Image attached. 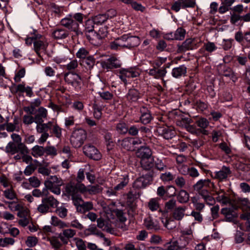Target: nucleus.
<instances>
[{"label":"nucleus","mask_w":250,"mask_h":250,"mask_svg":"<svg viewBox=\"0 0 250 250\" xmlns=\"http://www.w3.org/2000/svg\"><path fill=\"white\" fill-rule=\"evenodd\" d=\"M109 18L107 14H99L95 16L92 20L95 24H101L105 22Z\"/></svg>","instance_id":"58836bf2"},{"label":"nucleus","mask_w":250,"mask_h":250,"mask_svg":"<svg viewBox=\"0 0 250 250\" xmlns=\"http://www.w3.org/2000/svg\"><path fill=\"white\" fill-rule=\"evenodd\" d=\"M89 51L84 47H81L79 49L76 54L78 58L84 59L88 57Z\"/></svg>","instance_id":"603ef678"},{"label":"nucleus","mask_w":250,"mask_h":250,"mask_svg":"<svg viewBox=\"0 0 250 250\" xmlns=\"http://www.w3.org/2000/svg\"><path fill=\"white\" fill-rule=\"evenodd\" d=\"M174 34L176 40H182L185 38L186 30L181 27L178 28Z\"/></svg>","instance_id":"bf43d9fd"},{"label":"nucleus","mask_w":250,"mask_h":250,"mask_svg":"<svg viewBox=\"0 0 250 250\" xmlns=\"http://www.w3.org/2000/svg\"><path fill=\"white\" fill-rule=\"evenodd\" d=\"M154 159L152 155L140 160L142 167L146 170H149L154 166Z\"/></svg>","instance_id":"c85d7f7f"},{"label":"nucleus","mask_w":250,"mask_h":250,"mask_svg":"<svg viewBox=\"0 0 250 250\" xmlns=\"http://www.w3.org/2000/svg\"><path fill=\"white\" fill-rule=\"evenodd\" d=\"M63 181L61 178L56 175L50 176L44 181L45 186H62Z\"/></svg>","instance_id":"a878e982"},{"label":"nucleus","mask_w":250,"mask_h":250,"mask_svg":"<svg viewBox=\"0 0 250 250\" xmlns=\"http://www.w3.org/2000/svg\"><path fill=\"white\" fill-rule=\"evenodd\" d=\"M187 208L185 207H179L176 208L173 211L172 217L177 221L181 220L185 215V211Z\"/></svg>","instance_id":"393cba45"},{"label":"nucleus","mask_w":250,"mask_h":250,"mask_svg":"<svg viewBox=\"0 0 250 250\" xmlns=\"http://www.w3.org/2000/svg\"><path fill=\"white\" fill-rule=\"evenodd\" d=\"M124 39L123 36H122L121 38L116 39L114 41L111 42L110 44V48L113 50H120L125 48Z\"/></svg>","instance_id":"7c9ffc66"},{"label":"nucleus","mask_w":250,"mask_h":250,"mask_svg":"<svg viewBox=\"0 0 250 250\" xmlns=\"http://www.w3.org/2000/svg\"><path fill=\"white\" fill-rule=\"evenodd\" d=\"M116 129L118 132L121 134H125L128 131V128L126 124L124 123H120L117 125Z\"/></svg>","instance_id":"69168bd1"},{"label":"nucleus","mask_w":250,"mask_h":250,"mask_svg":"<svg viewBox=\"0 0 250 250\" xmlns=\"http://www.w3.org/2000/svg\"><path fill=\"white\" fill-rule=\"evenodd\" d=\"M101 65L103 68L108 70L113 68L120 67L121 65V62L118 58L112 56L106 60L102 61L101 62Z\"/></svg>","instance_id":"1a4fd4ad"},{"label":"nucleus","mask_w":250,"mask_h":250,"mask_svg":"<svg viewBox=\"0 0 250 250\" xmlns=\"http://www.w3.org/2000/svg\"><path fill=\"white\" fill-rule=\"evenodd\" d=\"M210 183V181L208 179H201L193 185V188L194 190L199 191L204 187L209 186Z\"/></svg>","instance_id":"4c0bfd02"},{"label":"nucleus","mask_w":250,"mask_h":250,"mask_svg":"<svg viewBox=\"0 0 250 250\" xmlns=\"http://www.w3.org/2000/svg\"><path fill=\"white\" fill-rule=\"evenodd\" d=\"M83 152L84 154L90 159L94 160H99L102 155L99 150L93 145L87 144L83 146Z\"/></svg>","instance_id":"6e6552de"},{"label":"nucleus","mask_w":250,"mask_h":250,"mask_svg":"<svg viewBox=\"0 0 250 250\" xmlns=\"http://www.w3.org/2000/svg\"><path fill=\"white\" fill-rule=\"evenodd\" d=\"M147 207L152 211L158 210L160 208L159 199L158 198H151L148 202Z\"/></svg>","instance_id":"ea45409f"},{"label":"nucleus","mask_w":250,"mask_h":250,"mask_svg":"<svg viewBox=\"0 0 250 250\" xmlns=\"http://www.w3.org/2000/svg\"><path fill=\"white\" fill-rule=\"evenodd\" d=\"M92 108L93 109V116L94 118L98 120L100 119L102 115V107L98 105L96 103H94L93 104Z\"/></svg>","instance_id":"49530a36"},{"label":"nucleus","mask_w":250,"mask_h":250,"mask_svg":"<svg viewBox=\"0 0 250 250\" xmlns=\"http://www.w3.org/2000/svg\"><path fill=\"white\" fill-rule=\"evenodd\" d=\"M39 242V239L35 236H28L25 243L28 248H33L35 247Z\"/></svg>","instance_id":"37998d69"},{"label":"nucleus","mask_w":250,"mask_h":250,"mask_svg":"<svg viewBox=\"0 0 250 250\" xmlns=\"http://www.w3.org/2000/svg\"><path fill=\"white\" fill-rule=\"evenodd\" d=\"M128 183V178L127 176L124 177L122 180L120 181V183L114 187V190L118 191L122 189L125 187Z\"/></svg>","instance_id":"4d7b16f0"},{"label":"nucleus","mask_w":250,"mask_h":250,"mask_svg":"<svg viewBox=\"0 0 250 250\" xmlns=\"http://www.w3.org/2000/svg\"><path fill=\"white\" fill-rule=\"evenodd\" d=\"M51 225L57 227L60 229H62L64 228H66L69 227L68 225L64 222V221H62L60 219H59L57 216H52L51 217V220L50 222Z\"/></svg>","instance_id":"cd10ccee"},{"label":"nucleus","mask_w":250,"mask_h":250,"mask_svg":"<svg viewBox=\"0 0 250 250\" xmlns=\"http://www.w3.org/2000/svg\"><path fill=\"white\" fill-rule=\"evenodd\" d=\"M52 133L58 138H61L62 136V129L56 124H54L52 122Z\"/></svg>","instance_id":"864d4df0"},{"label":"nucleus","mask_w":250,"mask_h":250,"mask_svg":"<svg viewBox=\"0 0 250 250\" xmlns=\"http://www.w3.org/2000/svg\"><path fill=\"white\" fill-rule=\"evenodd\" d=\"M65 190L68 195L71 196V197L77 193L76 185L74 186L72 183L67 184Z\"/></svg>","instance_id":"09e8293b"},{"label":"nucleus","mask_w":250,"mask_h":250,"mask_svg":"<svg viewBox=\"0 0 250 250\" xmlns=\"http://www.w3.org/2000/svg\"><path fill=\"white\" fill-rule=\"evenodd\" d=\"M198 47L197 42L195 39H187L178 47L180 52H185L188 50H193Z\"/></svg>","instance_id":"f8f14e48"},{"label":"nucleus","mask_w":250,"mask_h":250,"mask_svg":"<svg viewBox=\"0 0 250 250\" xmlns=\"http://www.w3.org/2000/svg\"><path fill=\"white\" fill-rule=\"evenodd\" d=\"M19 151L21 154L27 153L28 149L27 147L22 143L17 144L14 142H9L5 147V151L11 154H14Z\"/></svg>","instance_id":"0eeeda50"},{"label":"nucleus","mask_w":250,"mask_h":250,"mask_svg":"<svg viewBox=\"0 0 250 250\" xmlns=\"http://www.w3.org/2000/svg\"><path fill=\"white\" fill-rule=\"evenodd\" d=\"M124 44L125 48H130L138 46L140 42V39L138 37H128L127 35H123Z\"/></svg>","instance_id":"2eb2a0df"},{"label":"nucleus","mask_w":250,"mask_h":250,"mask_svg":"<svg viewBox=\"0 0 250 250\" xmlns=\"http://www.w3.org/2000/svg\"><path fill=\"white\" fill-rule=\"evenodd\" d=\"M11 90L14 93H17L18 92L21 93L25 92L26 96L29 97H32L34 96L32 87L28 86H26L25 84L23 83L18 85H14L11 87Z\"/></svg>","instance_id":"9d476101"},{"label":"nucleus","mask_w":250,"mask_h":250,"mask_svg":"<svg viewBox=\"0 0 250 250\" xmlns=\"http://www.w3.org/2000/svg\"><path fill=\"white\" fill-rule=\"evenodd\" d=\"M140 93L136 89H130L127 95V99L132 102H135L140 98Z\"/></svg>","instance_id":"79ce46f5"},{"label":"nucleus","mask_w":250,"mask_h":250,"mask_svg":"<svg viewBox=\"0 0 250 250\" xmlns=\"http://www.w3.org/2000/svg\"><path fill=\"white\" fill-rule=\"evenodd\" d=\"M37 114L35 116L36 123H42L43 122V118H45L47 115V110L43 107H40L37 110Z\"/></svg>","instance_id":"c756f323"},{"label":"nucleus","mask_w":250,"mask_h":250,"mask_svg":"<svg viewBox=\"0 0 250 250\" xmlns=\"http://www.w3.org/2000/svg\"><path fill=\"white\" fill-rule=\"evenodd\" d=\"M61 24L72 31V30H76L79 27V24L72 18V15L69 14L61 21Z\"/></svg>","instance_id":"9b49d317"},{"label":"nucleus","mask_w":250,"mask_h":250,"mask_svg":"<svg viewBox=\"0 0 250 250\" xmlns=\"http://www.w3.org/2000/svg\"><path fill=\"white\" fill-rule=\"evenodd\" d=\"M94 22L92 19L87 20L84 24V31L86 36L87 35H92L95 31L94 29Z\"/></svg>","instance_id":"72a5a7b5"},{"label":"nucleus","mask_w":250,"mask_h":250,"mask_svg":"<svg viewBox=\"0 0 250 250\" xmlns=\"http://www.w3.org/2000/svg\"><path fill=\"white\" fill-rule=\"evenodd\" d=\"M192 239H193L191 238V236L187 237L186 236H184L181 234L179 239L177 241L179 242L180 247L184 250V249L188 245Z\"/></svg>","instance_id":"a19ab883"},{"label":"nucleus","mask_w":250,"mask_h":250,"mask_svg":"<svg viewBox=\"0 0 250 250\" xmlns=\"http://www.w3.org/2000/svg\"><path fill=\"white\" fill-rule=\"evenodd\" d=\"M189 194L185 190H181L178 194L177 199L179 202L185 203L189 200Z\"/></svg>","instance_id":"a18cd8bd"},{"label":"nucleus","mask_w":250,"mask_h":250,"mask_svg":"<svg viewBox=\"0 0 250 250\" xmlns=\"http://www.w3.org/2000/svg\"><path fill=\"white\" fill-rule=\"evenodd\" d=\"M236 208V207H233L232 208H224L222 209L221 212L225 215L227 221H235L238 216V214L235 211Z\"/></svg>","instance_id":"ddd939ff"},{"label":"nucleus","mask_w":250,"mask_h":250,"mask_svg":"<svg viewBox=\"0 0 250 250\" xmlns=\"http://www.w3.org/2000/svg\"><path fill=\"white\" fill-rule=\"evenodd\" d=\"M28 181L31 185V186L33 188L39 187L41 185V182L39 179L35 177L32 176L28 179Z\"/></svg>","instance_id":"338daca9"},{"label":"nucleus","mask_w":250,"mask_h":250,"mask_svg":"<svg viewBox=\"0 0 250 250\" xmlns=\"http://www.w3.org/2000/svg\"><path fill=\"white\" fill-rule=\"evenodd\" d=\"M191 122V120L190 119L185 117L177 121L176 124L177 125L186 129L188 125L190 124Z\"/></svg>","instance_id":"6e6d98bb"},{"label":"nucleus","mask_w":250,"mask_h":250,"mask_svg":"<svg viewBox=\"0 0 250 250\" xmlns=\"http://www.w3.org/2000/svg\"><path fill=\"white\" fill-rule=\"evenodd\" d=\"M121 145L127 150H133L134 149L132 145L131 138H126L124 139L121 141Z\"/></svg>","instance_id":"3c124183"},{"label":"nucleus","mask_w":250,"mask_h":250,"mask_svg":"<svg viewBox=\"0 0 250 250\" xmlns=\"http://www.w3.org/2000/svg\"><path fill=\"white\" fill-rule=\"evenodd\" d=\"M160 178L163 181L168 182L174 179V176L170 172H167L162 173Z\"/></svg>","instance_id":"774afa93"},{"label":"nucleus","mask_w":250,"mask_h":250,"mask_svg":"<svg viewBox=\"0 0 250 250\" xmlns=\"http://www.w3.org/2000/svg\"><path fill=\"white\" fill-rule=\"evenodd\" d=\"M144 225L148 229L156 231L160 229L159 222L151 217H148L144 220Z\"/></svg>","instance_id":"dca6fc26"},{"label":"nucleus","mask_w":250,"mask_h":250,"mask_svg":"<svg viewBox=\"0 0 250 250\" xmlns=\"http://www.w3.org/2000/svg\"><path fill=\"white\" fill-rule=\"evenodd\" d=\"M95 62L94 57L92 56H89L83 59L82 64L86 69L91 70L95 65Z\"/></svg>","instance_id":"e433bc0d"},{"label":"nucleus","mask_w":250,"mask_h":250,"mask_svg":"<svg viewBox=\"0 0 250 250\" xmlns=\"http://www.w3.org/2000/svg\"><path fill=\"white\" fill-rule=\"evenodd\" d=\"M183 9L187 7H193L195 5V0H179Z\"/></svg>","instance_id":"052dcab7"},{"label":"nucleus","mask_w":250,"mask_h":250,"mask_svg":"<svg viewBox=\"0 0 250 250\" xmlns=\"http://www.w3.org/2000/svg\"><path fill=\"white\" fill-rule=\"evenodd\" d=\"M161 134L163 138L167 140L171 139L175 136L174 131L168 128H163L162 130Z\"/></svg>","instance_id":"8fccbe9b"},{"label":"nucleus","mask_w":250,"mask_h":250,"mask_svg":"<svg viewBox=\"0 0 250 250\" xmlns=\"http://www.w3.org/2000/svg\"><path fill=\"white\" fill-rule=\"evenodd\" d=\"M59 201L53 196H50L42 199V203L37 208L38 211L42 214L49 212L50 208H56L59 205Z\"/></svg>","instance_id":"f03ea898"},{"label":"nucleus","mask_w":250,"mask_h":250,"mask_svg":"<svg viewBox=\"0 0 250 250\" xmlns=\"http://www.w3.org/2000/svg\"><path fill=\"white\" fill-rule=\"evenodd\" d=\"M140 112L141 113L140 116V120L144 124L149 123L151 120V116L149 110L145 106L140 108Z\"/></svg>","instance_id":"412c9836"},{"label":"nucleus","mask_w":250,"mask_h":250,"mask_svg":"<svg viewBox=\"0 0 250 250\" xmlns=\"http://www.w3.org/2000/svg\"><path fill=\"white\" fill-rule=\"evenodd\" d=\"M231 171L229 167L223 166L220 170L214 172V178L220 181H223L227 179Z\"/></svg>","instance_id":"f3484780"},{"label":"nucleus","mask_w":250,"mask_h":250,"mask_svg":"<svg viewBox=\"0 0 250 250\" xmlns=\"http://www.w3.org/2000/svg\"><path fill=\"white\" fill-rule=\"evenodd\" d=\"M49 241L52 247L56 250L60 249L62 246V243L57 238H52L50 239Z\"/></svg>","instance_id":"680f3d73"},{"label":"nucleus","mask_w":250,"mask_h":250,"mask_svg":"<svg viewBox=\"0 0 250 250\" xmlns=\"http://www.w3.org/2000/svg\"><path fill=\"white\" fill-rule=\"evenodd\" d=\"M3 194L5 198L10 200H13L16 197V192L12 188L5 190Z\"/></svg>","instance_id":"5fc2aeb1"},{"label":"nucleus","mask_w":250,"mask_h":250,"mask_svg":"<svg viewBox=\"0 0 250 250\" xmlns=\"http://www.w3.org/2000/svg\"><path fill=\"white\" fill-rule=\"evenodd\" d=\"M197 126L199 127L198 130H200V133L204 135H207L208 134V132L206 128L209 125V122L205 118H200L196 122Z\"/></svg>","instance_id":"aec40b11"},{"label":"nucleus","mask_w":250,"mask_h":250,"mask_svg":"<svg viewBox=\"0 0 250 250\" xmlns=\"http://www.w3.org/2000/svg\"><path fill=\"white\" fill-rule=\"evenodd\" d=\"M87 137L85 130L79 128L74 130L70 136V143L75 148L81 147L84 143Z\"/></svg>","instance_id":"f257e3e1"},{"label":"nucleus","mask_w":250,"mask_h":250,"mask_svg":"<svg viewBox=\"0 0 250 250\" xmlns=\"http://www.w3.org/2000/svg\"><path fill=\"white\" fill-rule=\"evenodd\" d=\"M37 124L36 129L38 133L47 132L52 128V121H49L47 123H36Z\"/></svg>","instance_id":"bb28decb"},{"label":"nucleus","mask_w":250,"mask_h":250,"mask_svg":"<svg viewBox=\"0 0 250 250\" xmlns=\"http://www.w3.org/2000/svg\"><path fill=\"white\" fill-rule=\"evenodd\" d=\"M140 75L139 69L136 67L121 68L119 70L118 76L125 83H127L130 78L137 77Z\"/></svg>","instance_id":"7ed1b4c3"},{"label":"nucleus","mask_w":250,"mask_h":250,"mask_svg":"<svg viewBox=\"0 0 250 250\" xmlns=\"http://www.w3.org/2000/svg\"><path fill=\"white\" fill-rule=\"evenodd\" d=\"M78 211L83 213L93 208V204L91 202H83L76 208Z\"/></svg>","instance_id":"f704fd0d"},{"label":"nucleus","mask_w":250,"mask_h":250,"mask_svg":"<svg viewBox=\"0 0 250 250\" xmlns=\"http://www.w3.org/2000/svg\"><path fill=\"white\" fill-rule=\"evenodd\" d=\"M217 194H218V196L216 197V200L218 202L224 205L230 204L231 203L230 199L224 193L220 194V193H217Z\"/></svg>","instance_id":"de8ad7c7"},{"label":"nucleus","mask_w":250,"mask_h":250,"mask_svg":"<svg viewBox=\"0 0 250 250\" xmlns=\"http://www.w3.org/2000/svg\"><path fill=\"white\" fill-rule=\"evenodd\" d=\"M56 213L60 217L63 218L67 216V209L63 206L59 207H56Z\"/></svg>","instance_id":"13d9d810"},{"label":"nucleus","mask_w":250,"mask_h":250,"mask_svg":"<svg viewBox=\"0 0 250 250\" xmlns=\"http://www.w3.org/2000/svg\"><path fill=\"white\" fill-rule=\"evenodd\" d=\"M222 75L223 76L228 78L234 83L237 81L238 76L237 74L230 68L224 69Z\"/></svg>","instance_id":"473e14b6"},{"label":"nucleus","mask_w":250,"mask_h":250,"mask_svg":"<svg viewBox=\"0 0 250 250\" xmlns=\"http://www.w3.org/2000/svg\"><path fill=\"white\" fill-rule=\"evenodd\" d=\"M199 194L207 205L213 206L215 203V199L211 195L208 190H202Z\"/></svg>","instance_id":"4be33fe9"},{"label":"nucleus","mask_w":250,"mask_h":250,"mask_svg":"<svg viewBox=\"0 0 250 250\" xmlns=\"http://www.w3.org/2000/svg\"><path fill=\"white\" fill-rule=\"evenodd\" d=\"M44 148L43 146L36 145L31 149V154L33 157L38 158L43 155L44 153Z\"/></svg>","instance_id":"c9c22d12"},{"label":"nucleus","mask_w":250,"mask_h":250,"mask_svg":"<svg viewBox=\"0 0 250 250\" xmlns=\"http://www.w3.org/2000/svg\"><path fill=\"white\" fill-rule=\"evenodd\" d=\"M136 156L141 160L150 157L152 155L151 149L147 146H142L139 148L136 153Z\"/></svg>","instance_id":"6ab92c4d"},{"label":"nucleus","mask_w":250,"mask_h":250,"mask_svg":"<svg viewBox=\"0 0 250 250\" xmlns=\"http://www.w3.org/2000/svg\"><path fill=\"white\" fill-rule=\"evenodd\" d=\"M149 179L146 175L140 177L134 182L133 187L137 188H144L149 184Z\"/></svg>","instance_id":"a211bd4d"},{"label":"nucleus","mask_w":250,"mask_h":250,"mask_svg":"<svg viewBox=\"0 0 250 250\" xmlns=\"http://www.w3.org/2000/svg\"><path fill=\"white\" fill-rule=\"evenodd\" d=\"M107 35V27L104 26L100 27L98 31H95L92 35H87V38L92 44L99 45Z\"/></svg>","instance_id":"39448f33"},{"label":"nucleus","mask_w":250,"mask_h":250,"mask_svg":"<svg viewBox=\"0 0 250 250\" xmlns=\"http://www.w3.org/2000/svg\"><path fill=\"white\" fill-rule=\"evenodd\" d=\"M149 250H183L177 240L171 241L166 250L160 248H152Z\"/></svg>","instance_id":"2f4dec72"},{"label":"nucleus","mask_w":250,"mask_h":250,"mask_svg":"<svg viewBox=\"0 0 250 250\" xmlns=\"http://www.w3.org/2000/svg\"><path fill=\"white\" fill-rule=\"evenodd\" d=\"M76 233V230L74 229H64L59 234V238L63 244H66L68 242V240L75 235Z\"/></svg>","instance_id":"4468645a"},{"label":"nucleus","mask_w":250,"mask_h":250,"mask_svg":"<svg viewBox=\"0 0 250 250\" xmlns=\"http://www.w3.org/2000/svg\"><path fill=\"white\" fill-rule=\"evenodd\" d=\"M64 81L68 84H70L76 89L81 88V77L76 73H67L64 75Z\"/></svg>","instance_id":"423d86ee"},{"label":"nucleus","mask_w":250,"mask_h":250,"mask_svg":"<svg viewBox=\"0 0 250 250\" xmlns=\"http://www.w3.org/2000/svg\"><path fill=\"white\" fill-rule=\"evenodd\" d=\"M6 203L8 204V208L12 211H18L22 208V206L23 205L22 203L12 201V202H7Z\"/></svg>","instance_id":"c03bdc74"},{"label":"nucleus","mask_w":250,"mask_h":250,"mask_svg":"<svg viewBox=\"0 0 250 250\" xmlns=\"http://www.w3.org/2000/svg\"><path fill=\"white\" fill-rule=\"evenodd\" d=\"M205 50L208 52H212L217 48L215 43L212 42H208L204 44Z\"/></svg>","instance_id":"e2e57ef3"},{"label":"nucleus","mask_w":250,"mask_h":250,"mask_svg":"<svg viewBox=\"0 0 250 250\" xmlns=\"http://www.w3.org/2000/svg\"><path fill=\"white\" fill-rule=\"evenodd\" d=\"M33 40L34 48L36 53L41 56L40 52H45L48 46L46 39L40 34L35 35L32 37Z\"/></svg>","instance_id":"20e7f679"},{"label":"nucleus","mask_w":250,"mask_h":250,"mask_svg":"<svg viewBox=\"0 0 250 250\" xmlns=\"http://www.w3.org/2000/svg\"><path fill=\"white\" fill-rule=\"evenodd\" d=\"M192 202L194 207L198 211H201L205 208L204 204L199 202L195 197L192 199Z\"/></svg>","instance_id":"0e129e2a"},{"label":"nucleus","mask_w":250,"mask_h":250,"mask_svg":"<svg viewBox=\"0 0 250 250\" xmlns=\"http://www.w3.org/2000/svg\"><path fill=\"white\" fill-rule=\"evenodd\" d=\"M187 69L186 66L184 65L175 67L172 70V76L175 78H179L182 76H185L187 73Z\"/></svg>","instance_id":"5701e85b"},{"label":"nucleus","mask_w":250,"mask_h":250,"mask_svg":"<svg viewBox=\"0 0 250 250\" xmlns=\"http://www.w3.org/2000/svg\"><path fill=\"white\" fill-rule=\"evenodd\" d=\"M69 35L68 32L64 29L56 28L52 33L54 38L61 40L66 38Z\"/></svg>","instance_id":"b1692460"}]
</instances>
